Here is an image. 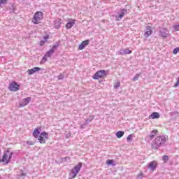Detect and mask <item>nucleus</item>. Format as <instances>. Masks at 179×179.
Instances as JSON below:
<instances>
[{"label":"nucleus","mask_w":179,"mask_h":179,"mask_svg":"<svg viewBox=\"0 0 179 179\" xmlns=\"http://www.w3.org/2000/svg\"><path fill=\"white\" fill-rule=\"evenodd\" d=\"M152 33H153V31H152V27L150 26H147L146 31L144 34V36H145V38H148V37L152 36Z\"/></svg>","instance_id":"nucleus-13"},{"label":"nucleus","mask_w":179,"mask_h":179,"mask_svg":"<svg viewBox=\"0 0 179 179\" xmlns=\"http://www.w3.org/2000/svg\"><path fill=\"white\" fill-rule=\"evenodd\" d=\"M166 143V138L164 136H157L151 143L152 149H159Z\"/></svg>","instance_id":"nucleus-1"},{"label":"nucleus","mask_w":179,"mask_h":179,"mask_svg":"<svg viewBox=\"0 0 179 179\" xmlns=\"http://www.w3.org/2000/svg\"><path fill=\"white\" fill-rule=\"evenodd\" d=\"M41 20H43V12L38 11L34 14L32 18V23L34 24H38Z\"/></svg>","instance_id":"nucleus-4"},{"label":"nucleus","mask_w":179,"mask_h":179,"mask_svg":"<svg viewBox=\"0 0 179 179\" xmlns=\"http://www.w3.org/2000/svg\"><path fill=\"white\" fill-rule=\"evenodd\" d=\"M149 118L150 120H156L157 118H160V114H159L157 112H154L149 116Z\"/></svg>","instance_id":"nucleus-17"},{"label":"nucleus","mask_w":179,"mask_h":179,"mask_svg":"<svg viewBox=\"0 0 179 179\" xmlns=\"http://www.w3.org/2000/svg\"><path fill=\"white\" fill-rule=\"evenodd\" d=\"M12 156H13V152L9 151V150H6L3 152L1 162L4 164H9V163H10V160L12 159Z\"/></svg>","instance_id":"nucleus-2"},{"label":"nucleus","mask_w":179,"mask_h":179,"mask_svg":"<svg viewBox=\"0 0 179 179\" xmlns=\"http://www.w3.org/2000/svg\"><path fill=\"white\" fill-rule=\"evenodd\" d=\"M134 138V134H130L127 137V142H131Z\"/></svg>","instance_id":"nucleus-26"},{"label":"nucleus","mask_w":179,"mask_h":179,"mask_svg":"<svg viewBox=\"0 0 179 179\" xmlns=\"http://www.w3.org/2000/svg\"><path fill=\"white\" fill-rule=\"evenodd\" d=\"M40 71H44V69H41L40 67H34L33 69H29L27 71L28 75H33L34 73H36V72H38Z\"/></svg>","instance_id":"nucleus-10"},{"label":"nucleus","mask_w":179,"mask_h":179,"mask_svg":"<svg viewBox=\"0 0 179 179\" xmlns=\"http://www.w3.org/2000/svg\"><path fill=\"white\" fill-rule=\"evenodd\" d=\"M106 73V71L104 70H100L98 71L94 76H93V79H95V80H97L100 79V78H103Z\"/></svg>","instance_id":"nucleus-8"},{"label":"nucleus","mask_w":179,"mask_h":179,"mask_svg":"<svg viewBox=\"0 0 179 179\" xmlns=\"http://www.w3.org/2000/svg\"><path fill=\"white\" fill-rule=\"evenodd\" d=\"M92 120H94V115L89 116V118L85 120L86 124H87L88 122H92Z\"/></svg>","instance_id":"nucleus-22"},{"label":"nucleus","mask_w":179,"mask_h":179,"mask_svg":"<svg viewBox=\"0 0 179 179\" xmlns=\"http://www.w3.org/2000/svg\"><path fill=\"white\" fill-rule=\"evenodd\" d=\"M173 29L176 31H179V24L173 25Z\"/></svg>","instance_id":"nucleus-30"},{"label":"nucleus","mask_w":179,"mask_h":179,"mask_svg":"<svg viewBox=\"0 0 179 179\" xmlns=\"http://www.w3.org/2000/svg\"><path fill=\"white\" fill-rule=\"evenodd\" d=\"M17 178H18V179H20V176H18Z\"/></svg>","instance_id":"nucleus-40"},{"label":"nucleus","mask_w":179,"mask_h":179,"mask_svg":"<svg viewBox=\"0 0 179 179\" xmlns=\"http://www.w3.org/2000/svg\"><path fill=\"white\" fill-rule=\"evenodd\" d=\"M162 160L164 162V163H166L167 162H169V156L167 155L163 156Z\"/></svg>","instance_id":"nucleus-27"},{"label":"nucleus","mask_w":179,"mask_h":179,"mask_svg":"<svg viewBox=\"0 0 179 179\" xmlns=\"http://www.w3.org/2000/svg\"><path fill=\"white\" fill-rule=\"evenodd\" d=\"M20 177H22V178H24V177H26V173H22L20 175Z\"/></svg>","instance_id":"nucleus-37"},{"label":"nucleus","mask_w":179,"mask_h":179,"mask_svg":"<svg viewBox=\"0 0 179 179\" xmlns=\"http://www.w3.org/2000/svg\"><path fill=\"white\" fill-rule=\"evenodd\" d=\"M6 3V0H0V6L1 5H5Z\"/></svg>","instance_id":"nucleus-34"},{"label":"nucleus","mask_w":179,"mask_h":179,"mask_svg":"<svg viewBox=\"0 0 179 179\" xmlns=\"http://www.w3.org/2000/svg\"><path fill=\"white\" fill-rule=\"evenodd\" d=\"M116 55H125L124 49H120L116 52Z\"/></svg>","instance_id":"nucleus-24"},{"label":"nucleus","mask_w":179,"mask_h":179,"mask_svg":"<svg viewBox=\"0 0 179 179\" xmlns=\"http://www.w3.org/2000/svg\"><path fill=\"white\" fill-rule=\"evenodd\" d=\"M157 161H152L148 164H147V168L148 169L150 173H153L157 169Z\"/></svg>","instance_id":"nucleus-6"},{"label":"nucleus","mask_w":179,"mask_h":179,"mask_svg":"<svg viewBox=\"0 0 179 179\" xmlns=\"http://www.w3.org/2000/svg\"><path fill=\"white\" fill-rule=\"evenodd\" d=\"M31 101V97H27L20 101V107H25Z\"/></svg>","instance_id":"nucleus-9"},{"label":"nucleus","mask_w":179,"mask_h":179,"mask_svg":"<svg viewBox=\"0 0 179 179\" xmlns=\"http://www.w3.org/2000/svg\"><path fill=\"white\" fill-rule=\"evenodd\" d=\"M143 176V173H139L137 179H142Z\"/></svg>","instance_id":"nucleus-36"},{"label":"nucleus","mask_w":179,"mask_h":179,"mask_svg":"<svg viewBox=\"0 0 179 179\" xmlns=\"http://www.w3.org/2000/svg\"><path fill=\"white\" fill-rule=\"evenodd\" d=\"M40 129H41L36 128V129L34 130L33 133H32L33 136H34L36 139H38V136H39L38 135L41 134H40Z\"/></svg>","instance_id":"nucleus-18"},{"label":"nucleus","mask_w":179,"mask_h":179,"mask_svg":"<svg viewBox=\"0 0 179 179\" xmlns=\"http://www.w3.org/2000/svg\"><path fill=\"white\" fill-rule=\"evenodd\" d=\"M124 55H127V54H132V50H129L128 48L124 49Z\"/></svg>","instance_id":"nucleus-25"},{"label":"nucleus","mask_w":179,"mask_h":179,"mask_svg":"<svg viewBox=\"0 0 179 179\" xmlns=\"http://www.w3.org/2000/svg\"><path fill=\"white\" fill-rule=\"evenodd\" d=\"M80 169H82V162H79L78 164L71 169L69 173V179L76 178L79 171H80Z\"/></svg>","instance_id":"nucleus-3"},{"label":"nucleus","mask_w":179,"mask_h":179,"mask_svg":"<svg viewBox=\"0 0 179 179\" xmlns=\"http://www.w3.org/2000/svg\"><path fill=\"white\" fill-rule=\"evenodd\" d=\"M26 143H27V145H29V146H32L33 145H34V142H33V141H27Z\"/></svg>","instance_id":"nucleus-32"},{"label":"nucleus","mask_w":179,"mask_h":179,"mask_svg":"<svg viewBox=\"0 0 179 179\" xmlns=\"http://www.w3.org/2000/svg\"><path fill=\"white\" fill-rule=\"evenodd\" d=\"M43 38H44V40L41 41V42H40V45L41 46L44 45V44H45V43H47V40H48V36H44Z\"/></svg>","instance_id":"nucleus-20"},{"label":"nucleus","mask_w":179,"mask_h":179,"mask_svg":"<svg viewBox=\"0 0 179 179\" xmlns=\"http://www.w3.org/2000/svg\"><path fill=\"white\" fill-rule=\"evenodd\" d=\"M76 20H71L70 22H67L66 24V29H72L73 26L75 25Z\"/></svg>","instance_id":"nucleus-15"},{"label":"nucleus","mask_w":179,"mask_h":179,"mask_svg":"<svg viewBox=\"0 0 179 179\" xmlns=\"http://www.w3.org/2000/svg\"><path fill=\"white\" fill-rule=\"evenodd\" d=\"M13 12H15V10H14V9H15V7H14V6H13Z\"/></svg>","instance_id":"nucleus-39"},{"label":"nucleus","mask_w":179,"mask_h":179,"mask_svg":"<svg viewBox=\"0 0 179 179\" xmlns=\"http://www.w3.org/2000/svg\"><path fill=\"white\" fill-rule=\"evenodd\" d=\"M47 139H48V133L45 131L41 133L38 137V141H39L40 143H45Z\"/></svg>","instance_id":"nucleus-5"},{"label":"nucleus","mask_w":179,"mask_h":179,"mask_svg":"<svg viewBox=\"0 0 179 179\" xmlns=\"http://www.w3.org/2000/svg\"><path fill=\"white\" fill-rule=\"evenodd\" d=\"M0 153H1V150H0Z\"/></svg>","instance_id":"nucleus-42"},{"label":"nucleus","mask_w":179,"mask_h":179,"mask_svg":"<svg viewBox=\"0 0 179 179\" xmlns=\"http://www.w3.org/2000/svg\"><path fill=\"white\" fill-rule=\"evenodd\" d=\"M89 43H90V41L89 39H87L84 41H83L80 45H79V50H82L86 47L87 45H89Z\"/></svg>","instance_id":"nucleus-14"},{"label":"nucleus","mask_w":179,"mask_h":179,"mask_svg":"<svg viewBox=\"0 0 179 179\" xmlns=\"http://www.w3.org/2000/svg\"><path fill=\"white\" fill-rule=\"evenodd\" d=\"M42 63L47 62V57L44 56L41 60Z\"/></svg>","instance_id":"nucleus-33"},{"label":"nucleus","mask_w":179,"mask_h":179,"mask_svg":"<svg viewBox=\"0 0 179 179\" xmlns=\"http://www.w3.org/2000/svg\"><path fill=\"white\" fill-rule=\"evenodd\" d=\"M58 47V45H55L52 46V48L46 52V54L45 55V57H46L47 58H50V57H51V55H52L53 52H55V49Z\"/></svg>","instance_id":"nucleus-11"},{"label":"nucleus","mask_w":179,"mask_h":179,"mask_svg":"<svg viewBox=\"0 0 179 179\" xmlns=\"http://www.w3.org/2000/svg\"><path fill=\"white\" fill-rule=\"evenodd\" d=\"M2 162L1 159H0V162Z\"/></svg>","instance_id":"nucleus-41"},{"label":"nucleus","mask_w":179,"mask_h":179,"mask_svg":"<svg viewBox=\"0 0 179 179\" xmlns=\"http://www.w3.org/2000/svg\"><path fill=\"white\" fill-rule=\"evenodd\" d=\"M161 36H162V37H164V38H167L168 36H169V31L163 28L161 31H160Z\"/></svg>","instance_id":"nucleus-16"},{"label":"nucleus","mask_w":179,"mask_h":179,"mask_svg":"<svg viewBox=\"0 0 179 179\" xmlns=\"http://www.w3.org/2000/svg\"><path fill=\"white\" fill-rule=\"evenodd\" d=\"M113 161L111 160V159L108 160V161L106 162V164H107L108 166H110V164H113Z\"/></svg>","instance_id":"nucleus-35"},{"label":"nucleus","mask_w":179,"mask_h":179,"mask_svg":"<svg viewBox=\"0 0 179 179\" xmlns=\"http://www.w3.org/2000/svg\"><path fill=\"white\" fill-rule=\"evenodd\" d=\"M20 85L17 83L13 81L9 84L8 90L10 92H17L19 90Z\"/></svg>","instance_id":"nucleus-7"},{"label":"nucleus","mask_w":179,"mask_h":179,"mask_svg":"<svg viewBox=\"0 0 179 179\" xmlns=\"http://www.w3.org/2000/svg\"><path fill=\"white\" fill-rule=\"evenodd\" d=\"M124 131H119L116 133V136L117 138H122L124 136Z\"/></svg>","instance_id":"nucleus-21"},{"label":"nucleus","mask_w":179,"mask_h":179,"mask_svg":"<svg viewBox=\"0 0 179 179\" xmlns=\"http://www.w3.org/2000/svg\"><path fill=\"white\" fill-rule=\"evenodd\" d=\"M127 11L125 9L120 10V13H118L117 15H116V20H121V19L124 17V15H125V13H127Z\"/></svg>","instance_id":"nucleus-12"},{"label":"nucleus","mask_w":179,"mask_h":179,"mask_svg":"<svg viewBox=\"0 0 179 179\" xmlns=\"http://www.w3.org/2000/svg\"><path fill=\"white\" fill-rule=\"evenodd\" d=\"M139 74H136L134 78H133V80L135 82L136 80H138V79H139Z\"/></svg>","instance_id":"nucleus-31"},{"label":"nucleus","mask_w":179,"mask_h":179,"mask_svg":"<svg viewBox=\"0 0 179 179\" xmlns=\"http://www.w3.org/2000/svg\"><path fill=\"white\" fill-rule=\"evenodd\" d=\"M86 124H87V123H86V122H85V123L82 124L80 125V128H81V129L85 128V125H86Z\"/></svg>","instance_id":"nucleus-38"},{"label":"nucleus","mask_w":179,"mask_h":179,"mask_svg":"<svg viewBox=\"0 0 179 179\" xmlns=\"http://www.w3.org/2000/svg\"><path fill=\"white\" fill-rule=\"evenodd\" d=\"M120 86H121V83H120V82H117V83H116L114 85L115 89H118V87H120Z\"/></svg>","instance_id":"nucleus-29"},{"label":"nucleus","mask_w":179,"mask_h":179,"mask_svg":"<svg viewBox=\"0 0 179 179\" xmlns=\"http://www.w3.org/2000/svg\"><path fill=\"white\" fill-rule=\"evenodd\" d=\"M65 78V76L64 74H60L59 76H57L58 80H62Z\"/></svg>","instance_id":"nucleus-28"},{"label":"nucleus","mask_w":179,"mask_h":179,"mask_svg":"<svg viewBox=\"0 0 179 179\" xmlns=\"http://www.w3.org/2000/svg\"><path fill=\"white\" fill-rule=\"evenodd\" d=\"M158 132L159 131L157 130H152L149 135L150 139H153V138H155V136H156V135H157Z\"/></svg>","instance_id":"nucleus-19"},{"label":"nucleus","mask_w":179,"mask_h":179,"mask_svg":"<svg viewBox=\"0 0 179 179\" xmlns=\"http://www.w3.org/2000/svg\"><path fill=\"white\" fill-rule=\"evenodd\" d=\"M55 29H59V27H61V22H59V20L55 21Z\"/></svg>","instance_id":"nucleus-23"}]
</instances>
